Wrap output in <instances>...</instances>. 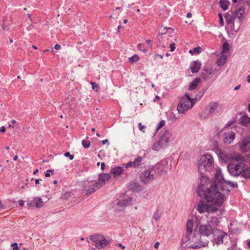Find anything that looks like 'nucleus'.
Listing matches in <instances>:
<instances>
[{
    "label": "nucleus",
    "instance_id": "obj_1",
    "mask_svg": "<svg viewBox=\"0 0 250 250\" xmlns=\"http://www.w3.org/2000/svg\"><path fill=\"white\" fill-rule=\"evenodd\" d=\"M197 192L199 196L208 203H213L216 206L221 207L224 202V195L219 191L216 184H211L209 187L198 186Z\"/></svg>",
    "mask_w": 250,
    "mask_h": 250
},
{
    "label": "nucleus",
    "instance_id": "obj_2",
    "mask_svg": "<svg viewBox=\"0 0 250 250\" xmlns=\"http://www.w3.org/2000/svg\"><path fill=\"white\" fill-rule=\"evenodd\" d=\"M164 126H157L155 131L153 133V137H154L157 132L160 130L159 133V137L157 142L153 145L152 148L153 150L158 151L161 149L167 147L169 143L173 139L172 134L169 130L166 128H163Z\"/></svg>",
    "mask_w": 250,
    "mask_h": 250
},
{
    "label": "nucleus",
    "instance_id": "obj_3",
    "mask_svg": "<svg viewBox=\"0 0 250 250\" xmlns=\"http://www.w3.org/2000/svg\"><path fill=\"white\" fill-rule=\"evenodd\" d=\"M218 218L211 217V219L207 223L200 225L198 227L199 234L203 236L209 237L214 234L217 230V228L213 227L211 223L216 226L219 223Z\"/></svg>",
    "mask_w": 250,
    "mask_h": 250
},
{
    "label": "nucleus",
    "instance_id": "obj_4",
    "mask_svg": "<svg viewBox=\"0 0 250 250\" xmlns=\"http://www.w3.org/2000/svg\"><path fill=\"white\" fill-rule=\"evenodd\" d=\"M213 164V158L209 154H205L201 157L198 163V171L200 174H204L209 171Z\"/></svg>",
    "mask_w": 250,
    "mask_h": 250
},
{
    "label": "nucleus",
    "instance_id": "obj_5",
    "mask_svg": "<svg viewBox=\"0 0 250 250\" xmlns=\"http://www.w3.org/2000/svg\"><path fill=\"white\" fill-rule=\"evenodd\" d=\"M193 99H191L187 94L185 96L183 97L177 106V110L180 113H183L189 109L191 108L194 105Z\"/></svg>",
    "mask_w": 250,
    "mask_h": 250
},
{
    "label": "nucleus",
    "instance_id": "obj_6",
    "mask_svg": "<svg viewBox=\"0 0 250 250\" xmlns=\"http://www.w3.org/2000/svg\"><path fill=\"white\" fill-rule=\"evenodd\" d=\"M215 205L213 203H208L204 201H201L199 203L197 207V210L200 213H203L204 212H208L209 213H214L219 211L221 212V210L217 207H215ZM218 214L219 215L221 214Z\"/></svg>",
    "mask_w": 250,
    "mask_h": 250
},
{
    "label": "nucleus",
    "instance_id": "obj_7",
    "mask_svg": "<svg viewBox=\"0 0 250 250\" xmlns=\"http://www.w3.org/2000/svg\"><path fill=\"white\" fill-rule=\"evenodd\" d=\"M89 239L94 243L97 249H104L110 244L109 240L105 239L104 237L101 234H95L91 235Z\"/></svg>",
    "mask_w": 250,
    "mask_h": 250
},
{
    "label": "nucleus",
    "instance_id": "obj_8",
    "mask_svg": "<svg viewBox=\"0 0 250 250\" xmlns=\"http://www.w3.org/2000/svg\"><path fill=\"white\" fill-rule=\"evenodd\" d=\"M103 185L100 182H85L83 184V189L86 195H90L98 190Z\"/></svg>",
    "mask_w": 250,
    "mask_h": 250
},
{
    "label": "nucleus",
    "instance_id": "obj_9",
    "mask_svg": "<svg viewBox=\"0 0 250 250\" xmlns=\"http://www.w3.org/2000/svg\"><path fill=\"white\" fill-rule=\"evenodd\" d=\"M245 13V9L243 7L239 8L236 10L233 14L236 18V25L234 24L231 27L232 30L235 32H237L239 29L244 19V15Z\"/></svg>",
    "mask_w": 250,
    "mask_h": 250
},
{
    "label": "nucleus",
    "instance_id": "obj_10",
    "mask_svg": "<svg viewBox=\"0 0 250 250\" xmlns=\"http://www.w3.org/2000/svg\"><path fill=\"white\" fill-rule=\"evenodd\" d=\"M152 167L155 174L162 175L166 174L168 168V161L166 160H162L155 166H152Z\"/></svg>",
    "mask_w": 250,
    "mask_h": 250
},
{
    "label": "nucleus",
    "instance_id": "obj_11",
    "mask_svg": "<svg viewBox=\"0 0 250 250\" xmlns=\"http://www.w3.org/2000/svg\"><path fill=\"white\" fill-rule=\"evenodd\" d=\"M152 168V166H149L148 168L140 174L141 181L144 184L148 183L155 179V174Z\"/></svg>",
    "mask_w": 250,
    "mask_h": 250
},
{
    "label": "nucleus",
    "instance_id": "obj_12",
    "mask_svg": "<svg viewBox=\"0 0 250 250\" xmlns=\"http://www.w3.org/2000/svg\"><path fill=\"white\" fill-rule=\"evenodd\" d=\"M243 164H230L227 166V169L229 174L234 177H238L241 175L243 172Z\"/></svg>",
    "mask_w": 250,
    "mask_h": 250
},
{
    "label": "nucleus",
    "instance_id": "obj_13",
    "mask_svg": "<svg viewBox=\"0 0 250 250\" xmlns=\"http://www.w3.org/2000/svg\"><path fill=\"white\" fill-rule=\"evenodd\" d=\"M214 151L217 155L220 160L223 162H227L230 160V157L228 153L221 148H219L218 146H215L214 148Z\"/></svg>",
    "mask_w": 250,
    "mask_h": 250
},
{
    "label": "nucleus",
    "instance_id": "obj_14",
    "mask_svg": "<svg viewBox=\"0 0 250 250\" xmlns=\"http://www.w3.org/2000/svg\"><path fill=\"white\" fill-rule=\"evenodd\" d=\"M143 158L141 156L138 157L136 158L133 161H130L126 164H124V166L125 168L128 167H134L137 168L139 167L141 164Z\"/></svg>",
    "mask_w": 250,
    "mask_h": 250
},
{
    "label": "nucleus",
    "instance_id": "obj_15",
    "mask_svg": "<svg viewBox=\"0 0 250 250\" xmlns=\"http://www.w3.org/2000/svg\"><path fill=\"white\" fill-rule=\"evenodd\" d=\"M193 221L191 219H188L186 224V241L190 240L189 235H191L193 231Z\"/></svg>",
    "mask_w": 250,
    "mask_h": 250
},
{
    "label": "nucleus",
    "instance_id": "obj_16",
    "mask_svg": "<svg viewBox=\"0 0 250 250\" xmlns=\"http://www.w3.org/2000/svg\"><path fill=\"white\" fill-rule=\"evenodd\" d=\"M226 181V180L223 177L221 169L220 168H218L216 170L215 174V181L214 184H216V185H217L222 183H225V181Z\"/></svg>",
    "mask_w": 250,
    "mask_h": 250
},
{
    "label": "nucleus",
    "instance_id": "obj_17",
    "mask_svg": "<svg viewBox=\"0 0 250 250\" xmlns=\"http://www.w3.org/2000/svg\"><path fill=\"white\" fill-rule=\"evenodd\" d=\"M241 150L245 152H248L250 149V137L244 138L240 145Z\"/></svg>",
    "mask_w": 250,
    "mask_h": 250
},
{
    "label": "nucleus",
    "instance_id": "obj_18",
    "mask_svg": "<svg viewBox=\"0 0 250 250\" xmlns=\"http://www.w3.org/2000/svg\"><path fill=\"white\" fill-rule=\"evenodd\" d=\"M225 20L228 24H231V26L236 25V18L234 17L233 12L231 11L230 13H227L225 16Z\"/></svg>",
    "mask_w": 250,
    "mask_h": 250
},
{
    "label": "nucleus",
    "instance_id": "obj_19",
    "mask_svg": "<svg viewBox=\"0 0 250 250\" xmlns=\"http://www.w3.org/2000/svg\"><path fill=\"white\" fill-rule=\"evenodd\" d=\"M214 234H217V237L214 238L216 244H222L223 243V238L226 235V233L217 229V230Z\"/></svg>",
    "mask_w": 250,
    "mask_h": 250
},
{
    "label": "nucleus",
    "instance_id": "obj_20",
    "mask_svg": "<svg viewBox=\"0 0 250 250\" xmlns=\"http://www.w3.org/2000/svg\"><path fill=\"white\" fill-rule=\"evenodd\" d=\"M219 105L217 103L211 102L206 107V111L209 114L214 113L217 110Z\"/></svg>",
    "mask_w": 250,
    "mask_h": 250
},
{
    "label": "nucleus",
    "instance_id": "obj_21",
    "mask_svg": "<svg viewBox=\"0 0 250 250\" xmlns=\"http://www.w3.org/2000/svg\"><path fill=\"white\" fill-rule=\"evenodd\" d=\"M201 66V63L199 61H194L191 62L190 68L192 73H197L199 71Z\"/></svg>",
    "mask_w": 250,
    "mask_h": 250
},
{
    "label": "nucleus",
    "instance_id": "obj_22",
    "mask_svg": "<svg viewBox=\"0 0 250 250\" xmlns=\"http://www.w3.org/2000/svg\"><path fill=\"white\" fill-rule=\"evenodd\" d=\"M124 171V170L123 167H115L111 169L110 174L113 175L115 177H117L122 174Z\"/></svg>",
    "mask_w": 250,
    "mask_h": 250
},
{
    "label": "nucleus",
    "instance_id": "obj_23",
    "mask_svg": "<svg viewBox=\"0 0 250 250\" xmlns=\"http://www.w3.org/2000/svg\"><path fill=\"white\" fill-rule=\"evenodd\" d=\"M195 239V236L192 237L191 239V241L194 242L193 244H192L190 248L192 249H199L201 247H205L206 245V243L203 242L202 241H196Z\"/></svg>",
    "mask_w": 250,
    "mask_h": 250
},
{
    "label": "nucleus",
    "instance_id": "obj_24",
    "mask_svg": "<svg viewBox=\"0 0 250 250\" xmlns=\"http://www.w3.org/2000/svg\"><path fill=\"white\" fill-rule=\"evenodd\" d=\"M200 174V184L198 186H203L204 187H208V184H210L209 178L204 174Z\"/></svg>",
    "mask_w": 250,
    "mask_h": 250
},
{
    "label": "nucleus",
    "instance_id": "obj_25",
    "mask_svg": "<svg viewBox=\"0 0 250 250\" xmlns=\"http://www.w3.org/2000/svg\"><path fill=\"white\" fill-rule=\"evenodd\" d=\"M132 201V198L128 197L126 199L118 201L117 203V206L122 208H125L127 206L129 205Z\"/></svg>",
    "mask_w": 250,
    "mask_h": 250
},
{
    "label": "nucleus",
    "instance_id": "obj_26",
    "mask_svg": "<svg viewBox=\"0 0 250 250\" xmlns=\"http://www.w3.org/2000/svg\"><path fill=\"white\" fill-rule=\"evenodd\" d=\"M235 133L231 131L225 133V137L224 140L226 143L230 144L235 139Z\"/></svg>",
    "mask_w": 250,
    "mask_h": 250
},
{
    "label": "nucleus",
    "instance_id": "obj_27",
    "mask_svg": "<svg viewBox=\"0 0 250 250\" xmlns=\"http://www.w3.org/2000/svg\"><path fill=\"white\" fill-rule=\"evenodd\" d=\"M111 178L110 174L108 173L100 174L99 175V181L103 183V185L105 184V181H108Z\"/></svg>",
    "mask_w": 250,
    "mask_h": 250
},
{
    "label": "nucleus",
    "instance_id": "obj_28",
    "mask_svg": "<svg viewBox=\"0 0 250 250\" xmlns=\"http://www.w3.org/2000/svg\"><path fill=\"white\" fill-rule=\"evenodd\" d=\"M201 82V79L200 78H196L189 84V90H193L196 88L198 84Z\"/></svg>",
    "mask_w": 250,
    "mask_h": 250
},
{
    "label": "nucleus",
    "instance_id": "obj_29",
    "mask_svg": "<svg viewBox=\"0 0 250 250\" xmlns=\"http://www.w3.org/2000/svg\"><path fill=\"white\" fill-rule=\"evenodd\" d=\"M34 207L38 208L42 207L43 205L42 199L41 197H35L33 199Z\"/></svg>",
    "mask_w": 250,
    "mask_h": 250
},
{
    "label": "nucleus",
    "instance_id": "obj_30",
    "mask_svg": "<svg viewBox=\"0 0 250 250\" xmlns=\"http://www.w3.org/2000/svg\"><path fill=\"white\" fill-rule=\"evenodd\" d=\"M227 55L222 54L220 57L217 60L216 63L218 66L223 65L227 61Z\"/></svg>",
    "mask_w": 250,
    "mask_h": 250
},
{
    "label": "nucleus",
    "instance_id": "obj_31",
    "mask_svg": "<svg viewBox=\"0 0 250 250\" xmlns=\"http://www.w3.org/2000/svg\"><path fill=\"white\" fill-rule=\"evenodd\" d=\"M241 175L245 179H250V167H247L244 168L243 167V172H242Z\"/></svg>",
    "mask_w": 250,
    "mask_h": 250
},
{
    "label": "nucleus",
    "instance_id": "obj_32",
    "mask_svg": "<svg viewBox=\"0 0 250 250\" xmlns=\"http://www.w3.org/2000/svg\"><path fill=\"white\" fill-rule=\"evenodd\" d=\"M240 121L242 125H248L250 124V117L247 115H244L240 118Z\"/></svg>",
    "mask_w": 250,
    "mask_h": 250
},
{
    "label": "nucleus",
    "instance_id": "obj_33",
    "mask_svg": "<svg viewBox=\"0 0 250 250\" xmlns=\"http://www.w3.org/2000/svg\"><path fill=\"white\" fill-rule=\"evenodd\" d=\"M229 4V1L228 0H220V5L221 7L224 11L226 10L228 8Z\"/></svg>",
    "mask_w": 250,
    "mask_h": 250
},
{
    "label": "nucleus",
    "instance_id": "obj_34",
    "mask_svg": "<svg viewBox=\"0 0 250 250\" xmlns=\"http://www.w3.org/2000/svg\"><path fill=\"white\" fill-rule=\"evenodd\" d=\"M225 183H222L220 184L217 185L218 188L219 187L221 190L224 192V194H229L230 192V190L225 185Z\"/></svg>",
    "mask_w": 250,
    "mask_h": 250
},
{
    "label": "nucleus",
    "instance_id": "obj_35",
    "mask_svg": "<svg viewBox=\"0 0 250 250\" xmlns=\"http://www.w3.org/2000/svg\"><path fill=\"white\" fill-rule=\"evenodd\" d=\"M229 44L227 42H225L222 46V54H226L229 52Z\"/></svg>",
    "mask_w": 250,
    "mask_h": 250
},
{
    "label": "nucleus",
    "instance_id": "obj_36",
    "mask_svg": "<svg viewBox=\"0 0 250 250\" xmlns=\"http://www.w3.org/2000/svg\"><path fill=\"white\" fill-rule=\"evenodd\" d=\"M139 60V57L137 55H134L133 56L128 58V61L130 62L133 63L136 62Z\"/></svg>",
    "mask_w": 250,
    "mask_h": 250
},
{
    "label": "nucleus",
    "instance_id": "obj_37",
    "mask_svg": "<svg viewBox=\"0 0 250 250\" xmlns=\"http://www.w3.org/2000/svg\"><path fill=\"white\" fill-rule=\"evenodd\" d=\"M161 216V213L160 211L157 209L156 211L154 213L153 218L156 221H158Z\"/></svg>",
    "mask_w": 250,
    "mask_h": 250
},
{
    "label": "nucleus",
    "instance_id": "obj_38",
    "mask_svg": "<svg viewBox=\"0 0 250 250\" xmlns=\"http://www.w3.org/2000/svg\"><path fill=\"white\" fill-rule=\"evenodd\" d=\"M167 30H170L172 32H173L174 30L173 29H172L171 28H170V27H168V28H167L166 27H164L163 28V29H162L161 30V33L160 35H158V37H159L160 38H162V35H166V33H167Z\"/></svg>",
    "mask_w": 250,
    "mask_h": 250
},
{
    "label": "nucleus",
    "instance_id": "obj_39",
    "mask_svg": "<svg viewBox=\"0 0 250 250\" xmlns=\"http://www.w3.org/2000/svg\"><path fill=\"white\" fill-rule=\"evenodd\" d=\"M83 146L85 148H88L90 147V142L89 140H83L82 142Z\"/></svg>",
    "mask_w": 250,
    "mask_h": 250
},
{
    "label": "nucleus",
    "instance_id": "obj_40",
    "mask_svg": "<svg viewBox=\"0 0 250 250\" xmlns=\"http://www.w3.org/2000/svg\"><path fill=\"white\" fill-rule=\"evenodd\" d=\"M139 186L137 184L135 183H130L128 186V188L130 189H132L133 190H136L137 189V188H138Z\"/></svg>",
    "mask_w": 250,
    "mask_h": 250
},
{
    "label": "nucleus",
    "instance_id": "obj_41",
    "mask_svg": "<svg viewBox=\"0 0 250 250\" xmlns=\"http://www.w3.org/2000/svg\"><path fill=\"white\" fill-rule=\"evenodd\" d=\"M209 113H208L205 109L204 112L202 113L200 115V119L202 120L207 119L209 117Z\"/></svg>",
    "mask_w": 250,
    "mask_h": 250
},
{
    "label": "nucleus",
    "instance_id": "obj_42",
    "mask_svg": "<svg viewBox=\"0 0 250 250\" xmlns=\"http://www.w3.org/2000/svg\"><path fill=\"white\" fill-rule=\"evenodd\" d=\"M90 84L92 85V88L93 90L97 92L99 90V86L98 84H97L93 82H90Z\"/></svg>",
    "mask_w": 250,
    "mask_h": 250
},
{
    "label": "nucleus",
    "instance_id": "obj_43",
    "mask_svg": "<svg viewBox=\"0 0 250 250\" xmlns=\"http://www.w3.org/2000/svg\"><path fill=\"white\" fill-rule=\"evenodd\" d=\"M225 183L226 184L230 185L232 188H237L238 187V184L237 183H234L231 182L230 181L226 180V181H225Z\"/></svg>",
    "mask_w": 250,
    "mask_h": 250
},
{
    "label": "nucleus",
    "instance_id": "obj_44",
    "mask_svg": "<svg viewBox=\"0 0 250 250\" xmlns=\"http://www.w3.org/2000/svg\"><path fill=\"white\" fill-rule=\"evenodd\" d=\"M64 156L66 157H69V159L71 160H72L74 156L73 155L70 154V153L69 152H66L64 154Z\"/></svg>",
    "mask_w": 250,
    "mask_h": 250
},
{
    "label": "nucleus",
    "instance_id": "obj_45",
    "mask_svg": "<svg viewBox=\"0 0 250 250\" xmlns=\"http://www.w3.org/2000/svg\"><path fill=\"white\" fill-rule=\"evenodd\" d=\"M54 172V171L53 169L47 170L45 172V176L46 177H48L50 176V174L49 172H51L52 174H53Z\"/></svg>",
    "mask_w": 250,
    "mask_h": 250
},
{
    "label": "nucleus",
    "instance_id": "obj_46",
    "mask_svg": "<svg viewBox=\"0 0 250 250\" xmlns=\"http://www.w3.org/2000/svg\"><path fill=\"white\" fill-rule=\"evenodd\" d=\"M219 16V23L221 26H223L224 25V21L222 16L221 14H218Z\"/></svg>",
    "mask_w": 250,
    "mask_h": 250
},
{
    "label": "nucleus",
    "instance_id": "obj_47",
    "mask_svg": "<svg viewBox=\"0 0 250 250\" xmlns=\"http://www.w3.org/2000/svg\"><path fill=\"white\" fill-rule=\"evenodd\" d=\"M143 45L142 44H138V49L141 51H143L144 52H146V50L143 49Z\"/></svg>",
    "mask_w": 250,
    "mask_h": 250
},
{
    "label": "nucleus",
    "instance_id": "obj_48",
    "mask_svg": "<svg viewBox=\"0 0 250 250\" xmlns=\"http://www.w3.org/2000/svg\"><path fill=\"white\" fill-rule=\"evenodd\" d=\"M193 50L194 52H197V53H200L201 52V48L200 47H197L193 48Z\"/></svg>",
    "mask_w": 250,
    "mask_h": 250
},
{
    "label": "nucleus",
    "instance_id": "obj_49",
    "mask_svg": "<svg viewBox=\"0 0 250 250\" xmlns=\"http://www.w3.org/2000/svg\"><path fill=\"white\" fill-rule=\"evenodd\" d=\"M11 245H12V247H13V250H18V244L17 243H14Z\"/></svg>",
    "mask_w": 250,
    "mask_h": 250
},
{
    "label": "nucleus",
    "instance_id": "obj_50",
    "mask_svg": "<svg viewBox=\"0 0 250 250\" xmlns=\"http://www.w3.org/2000/svg\"><path fill=\"white\" fill-rule=\"evenodd\" d=\"M169 47L170 48V51L173 52L175 49V44L174 43H171Z\"/></svg>",
    "mask_w": 250,
    "mask_h": 250
},
{
    "label": "nucleus",
    "instance_id": "obj_51",
    "mask_svg": "<svg viewBox=\"0 0 250 250\" xmlns=\"http://www.w3.org/2000/svg\"><path fill=\"white\" fill-rule=\"evenodd\" d=\"M27 206L28 207H34V203H33V201L32 202L31 201H28Z\"/></svg>",
    "mask_w": 250,
    "mask_h": 250
},
{
    "label": "nucleus",
    "instance_id": "obj_52",
    "mask_svg": "<svg viewBox=\"0 0 250 250\" xmlns=\"http://www.w3.org/2000/svg\"><path fill=\"white\" fill-rule=\"evenodd\" d=\"M6 131V129H5V127H4V126H2L0 128V133H4Z\"/></svg>",
    "mask_w": 250,
    "mask_h": 250
},
{
    "label": "nucleus",
    "instance_id": "obj_53",
    "mask_svg": "<svg viewBox=\"0 0 250 250\" xmlns=\"http://www.w3.org/2000/svg\"><path fill=\"white\" fill-rule=\"evenodd\" d=\"M139 126V129L143 131V132H145V131L144 130V129H145L146 127V126Z\"/></svg>",
    "mask_w": 250,
    "mask_h": 250
},
{
    "label": "nucleus",
    "instance_id": "obj_54",
    "mask_svg": "<svg viewBox=\"0 0 250 250\" xmlns=\"http://www.w3.org/2000/svg\"><path fill=\"white\" fill-rule=\"evenodd\" d=\"M24 202L22 200L19 201V204L20 206H23L24 205Z\"/></svg>",
    "mask_w": 250,
    "mask_h": 250
},
{
    "label": "nucleus",
    "instance_id": "obj_55",
    "mask_svg": "<svg viewBox=\"0 0 250 250\" xmlns=\"http://www.w3.org/2000/svg\"><path fill=\"white\" fill-rule=\"evenodd\" d=\"M159 245H160V243H159V242H156V243H155V244H154V248L155 249H157V248H158V247H159Z\"/></svg>",
    "mask_w": 250,
    "mask_h": 250
},
{
    "label": "nucleus",
    "instance_id": "obj_56",
    "mask_svg": "<svg viewBox=\"0 0 250 250\" xmlns=\"http://www.w3.org/2000/svg\"><path fill=\"white\" fill-rule=\"evenodd\" d=\"M60 48H61V46L59 44H56L55 45V49L56 50H59L60 49Z\"/></svg>",
    "mask_w": 250,
    "mask_h": 250
},
{
    "label": "nucleus",
    "instance_id": "obj_57",
    "mask_svg": "<svg viewBox=\"0 0 250 250\" xmlns=\"http://www.w3.org/2000/svg\"><path fill=\"white\" fill-rule=\"evenodd\" d=\"M40 181H42L41 179H36V180H35V184L37 185L38 184H39Z\"/></svg>",
    "mask_w": 250,
    "mask_h": 250
},
{
    "label": "nucleus",
    "instance_id": "obj_58",
    "mask_svg": "<svg viewBox=\"0 0 250 250\" xmlns=\"http://www.w3.org/2000/svg\"><path fill=\"white\" fill-rule=\"evenodd\" d=\"M108 140L107 139H105L104 140H103L102 141V143L103 144V145H104L106 143H108Z\"/></svg>",
    "mask_w": 250,
    "mask_h": 250
},
{
    "label": "nucleus",
    "instance_id": "obj_59",
    "mask_svg": "<svg viewBox=\"0 0 250 250\" xmlns=\"http://www.w3.org/2000/svg\"><path fill=\"white\" fill-rule=\"evenodd\" d=\"M165 121L163 120V121H161L159 124L158 125H165Z\"/></svg>",
    "mask_w": 250,
    "mask_h": 250
},
{
    "label": "nucleus",
    "instance_id": "obj_60",
    "mask_svg": "<svg viewBox=\"0 0 250 250\" xmlns=\"http://www.w3.org/2000/svg\"><path fill=\"white\" fill-rule=\"evenodd\" d=\"M159 57V58H160V59H162L163 58V56L161 55H159V54H156L155 55V57L156 58V57Z\"/></svg>",
    "mask_w": 250,
    "mask_h": 250
},
{
    "label": "nucleus",
    "instance_id": "obj_61",
    "mask_svg": "<svg viewBox=\"0 0 250 250\" xmlns=\"http://www.w3.org/2000/svg\"><path fill=\"white\" fill-rule=\"evenodd\" d=\"M105 167L104 163H102L101 164V169H104Z\"/></svg>",
    "mask_w": 250,
    "mask_h": 250
},
{
    "label": "nucleus",
    "instance_id": "obj_62",
    "mask_svg": "<svg viewBox=\"0 0 250 250\" xmlns=\"http://www.w3.org/2000/svg\"><path fill=\"white\" fill-rule=\"evenodd\" d=\"M118 246L120 247H121L122 249H125V246H123L121 243H119Z\"/></svg>",
    "mask_w": 250,
    "mask_h": 250
},
{
    "label": "nucleus",
    "instance_id": "obj_63",
    "mask_svg": "<svg viewBox=\"0 0 250 250\" xmlns=\"http://www.w3.org/2000/svg\"><path fill=\"white\" fill-rule=\"evenodd\" d=\"M39 172V169L38 168L36 169L33 171V174L35 175Z\"/></svg>",
    "mask_w": 250,
    "mask_h": 250
},
{
    "label": "nucleus",
    "instance_id": "obj_64",
    "mask_svg": "<svg viewBox=\"0 0 250 250\" xmlns=\"http://www.w3.org/2000/svg\"><path fill=\"white\" fill-rule=\"evenodd\" d=\"M247 81L248 82L250 83V75H249L248 76V77L247 78Z\"/></svg>",
    "mask_w": 250,
    "mask_h": 250
}]
</instances>
